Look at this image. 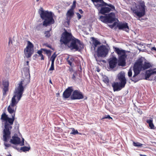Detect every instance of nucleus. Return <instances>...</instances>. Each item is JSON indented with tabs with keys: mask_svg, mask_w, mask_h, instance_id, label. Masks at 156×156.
Segmentation results:
<instances>
[{
	"mask_svg": "<svg viewBox=\"0 0 156 156\" xmlns=\"http://www.w3.org/2000/svg\"><path fill=\"white\" fill-rule=\"evenodd\" d=\"M28 72L27 73L29 75L28 78H26L21 80L18 84V86L16 88L14 92V95L12 97L10 105L7 108V111L12 115V118H9L5 112L2 114L1 119L5 121L4 129L3 131V140L7 142L11 138V132L10 130L12 128V126L13 124L15 119V113L16 110V105L20 100L24 90L23 84L26 86L30 82V74L29 69Z\"/></svg>",
	"mask_w": 156,
	"mask_h": 156,
	"instance_id": "nucleus-1",
	"label": "nucleus"
},
{
	"mask_svg": "<svg viewBox=\"0 0 156 156\" xmlns=\"http://www.w3.org/2000/svg\"><path fill=\"white\" fill-rule=\"evenodd\" d=\"M115 52L118 55V60L117 58L115 56L110 58L108 59V62L110 69H113L115 67L118 62L119 66H124L126 64V58L127 57L125 50L120 49L119 48L115 47Z\"/></svg>",
	"mask_w": 156,
	"mask_h": 156,
	"instance_id": "nucleus-2",
	"label": "nucleus"
},
{
	"mask_svg": "<svg viewBox=\"0 0 156 156\" xmlns=\"http://www.w3.org/2000/svg\"><path fill=\"white\" fill-rule=\"evenodd\" d=\"M138 4L135 3L131 7V10L135 17L137 16L140 18L144 16L145 14V2L142 0H136Z\"/></svg>",
	"mask_w": 156,
	"mask_h": 156,
	"instance_id": "nucleus-3",
	"label": "nucleus"
},
{
	"mask_svg": "<svg viewBox=\"0 0 156 156\" xmlns=\"http://www.w3.org/2000/svg\"><path fill=\"white\" fill-rule=\"evenodd\" d=\"M38 12L41 18L44 20L43 22V25L47 27L54 23L55 21L51 12L44 11L42 8L39 9Z\"/></svg>",
	"mask_w": 156,
	"mask_h": 156,
	"instance_id": "nucleus-4",
	"label": "nucleus"
},
{
	"mask_svg": "<svg viewBox=\"0 0 156 156\" xmlns=\"http://www.w3.org/2000/svg\"><path fill=\"white\" fill-rule=\"evenodd\" d=\"M73 37L71 33L68 32L66 30L62 34L60 41L62 44L67 45Z\"/></svg>",
	"mask_w": 156,
	"mask_h": 156,
	"instance_id": "nucleus-5",
	"label": "nucleus"
},
{
	"mask_svg": "<svg viewBox=\"0 0 156 156\" xmlns=\"http://www.w3.org/2000/svg\"><path fill=\"white\" fill-rule=\"evenodd\" d=\"M109 49L108 47L102 45L98 47L96 52L98 57H105L108 54Z\"/></svg>",
	"mask_w": 156,
	"mask_h": 156,
	"instance_id": "nucleus-6",
	"label": "nucleus"
},
{
	"mask_svg": "<svg viewBox=\"0 0 156 156\" xmlns=\"http://www.w3.org/2000/svg\"><path fill=\"white\" fill-rule=\"evenodd\" d=\"M78 45H82L80 41L73 37L70 42L67 44L68 47L71 50L78 51L79 49Z\"/></svg>",
	"mask_w": 156,
	"mask_h": 156,
	"instance_id": "nucleus-7",
	"label": "nucleus"
},
{
	"mask_svg": "<svg viewBox=\"0 0 156 156\" xmlns=\"http://www.w3.org/2000/svg\"><path fill=\"white\" fill-rule=\"evenodd\" d=\"M94 3L96 2V4H94L96 8L99 10H100V7H102L103 6H108L111 7L113 10H115V8L114 6L111 4H108L105 2L103 0H91Z\"/></svg>",
	"mask_w": 156,
	"mask_h": 156,
	"instance_id": "nucleus-8",
	"label": "nucleus"
},
{
	"mask_svg": "<svg viewBox=\"0 0 156 156\" xmlns=\"http://www.w3.org/2000/svg\"><path fill=\"white\" fill-rule=\"evenodd\" d=\"M33 44L30 41H28L27 45L24 50V53L27 58L30 57L33 53Z\"/></svg>",
	"mask_w": 156,
	"mask_h": 156,
	"instance_id": "nucleus-9",
	"label": "nucleus"
},
{
	"mask_svg": "<svg viewBox=\"0 0 156 156\" xmlns=\"http://www.w3.org/2000/svg\"><path fill=\"white\" fill-rule=\"evenodd\" d=\"M83 98L84 96L82 92L78 90L73 91L71 96V99L72 100H79Z\"/></svg>",
	"mask_w": 156,
	"mask_h": 156,
	"instance_id": "nucleus-10",
	"label": "nucleus"
},
{
	"mask_svg": "<svg viewBox=\"0 0 156 156\" xmlns=\"http://www.w3.org/2000/svg\"><path fill=\"white\" fill-rule=\"evenodd\" d=\"M142 60H140L135 62L133 66V70L134 73H139L140 71L143 70Z\"/></svg>",
	"mask_w": 156,
	"mask_h": 156,
	"instance_id": "nucleus-11",
	"label": "nucleus"
},
{
	"mask_svg": "<svg viewBox=\"0 0 156 156\" xmlns=\"http://www.w3.org/2000/svg\"><path fill=\"white\" fill-rule=\"evenodd\" d=\"M73 91V88L72 87H69L66 89L63 93V97L65 98H67L70 97H71L72 92Z\"/></svg>",
	"mask_w": 156,
	"mask_h": 156,
	"instance_id": "nucleus-12",
	"label": "nucleus"
},
{
	"mask_svg": "<svg viewBox=\"0 0 156 156\" xmlns=\"http://www.w3.org/2000/svg\"><path fill=\"white\" fill-rule=\"evenodd\" d=\"M156 74V68L153 69H150L147 70L145 75V79L148 80L150 76L152 75Z\"/></svg>",
	"mask_w": 156,
	"mask_h": 156,
	"instance_id": "nucleus-13",
	"label": "nucleus"
},
{
	"mask_svg": "<svg viewBox=\"0 0 156 156\" xmlns=\"http://www.w3.org/2000/svg\"><path fill=\"white\" fill-rule=\"evenodd\" d=\"M3 84L4 88L3 89V95L5 96L7 94L6 92L8 91L9 82L8 80H4L3 81Z\"/></svg>",
	"mask_w": 156,
	"mask_h": 156,
	"instance_id": "nucleus-14",
	"label": "nucleus"
},
{
	"mask_svg": "<svg viewBox=\"0 0 156 156\" xmlns=\"http://www.w3.org/2000/svg\"><path fill=\"white\" fill-rule=\"evenodd\" d=\"M118 78L120 81V83L122 86L125 87L126 83V80L124 75L122 73L119 74L118 75Z\"/></svg>",
	"mask_w": 156,
	"mask_h": 156,
	"instance_id": "nucleus-15",
	"label": "nucleus"
},
{
	"mask_svg": "<svg viewBox=\"0 0 156 156\" xmlns=\"http://www.w3.org/2000/svg\"><path fill=\"white\" fill-rule=\"evenodd\" d=\"M112 86L113 88L114 91L120 90L122 88L124 87H125L124 86L122 85L120 83L119 84L117 82H114L112 84Z\"/></svg>",
	"mask_w": 156,
	"mask_h": 156,
	"instance_id": "nucleus-16",
	"label": "nucleus"
},
{
	"mask_svg": "<svg viewBox=\"0 0 156 156\" xmlns=\"http://www.w3.org/2000/svg\"><path fill=\"white\" fill-rule=\"evenodd\" d=\"M117 27L119 30H122L127 32H128L129 30L128 23H126L119 24L117 25Z\"/></svg>",
	"mask_w": 156,
	"mask_h": 156,
	"instance_id": "nucleus-17",
	"label": "nucleus"
},
{
	"mask_svg": "<svg viewBox=\"0 0 156 156\" xmlns=\"http://www.w3.org/2000/svg\"><path fill=\"white\" fill-rule=\"evenodd\" d=\"M10 142L14 145L19 144L20 143V138L17 136H13L10 140Z\"/></svg>",
	"mask_w": 156,
	"mask_h": 156,
	"instance_id": "nucleus-18",
	"label": "nucleus"
},
{
	"mask_svg": "<svg viewBox=\"0 0 156 156\" xmlns=\"http://www.w3.org/2000/svg\"><path fill=\"white\" fill-rule=\"evenodd\" d=\"M107 14L108 23H112L115 21V15L114 13L111 12Z\"/></svg>",
	"mask_w": 156,
	"mask_h": 156,
	"instance_id": "nucleus-19",
	"label": "nucleus"
},
{
	"mask_svg": "<svg viewBox=\"0 0 156 156\" xmlns=\"http://www.w3.org/2000/svg\"><path fill=\"white\" fill-rule=\"evenodd\" d=\"M74 14V10L70 9L69 10L66 14V20H67V22L69 23L70 21V20L71 19L72 17L73 16Z\"/></svg>",
	"mask_w": 156,
	"mask_h": 156,
	"instance_id": "nucleus-20",
	"label": "nucleus"
},
{
	"mask_svg": "<svg viewBox=\"0 0 156 156\" xmlns=\"http://www.w3.org/2000/svg\"><path fill=\"white\" fill-rule=\"evenodd\" d=\"M110 8L107 7H101L99 10V12L102 14H105V13H109L112 9Z\"/></svg>",
	"mask_w": 156,
	"mask_h": 156,
	"instance_id": "nucleus-21",
	"label": "nucleus"
},
{
	"mask_svg": "<svg viewBox=\"0 0 156 156\" xmlns=\"http://www.w3.org/2000/svg\"><path fill=\"white\" fill-rule=\"evenodd\" d=\"M68 64L70 66H72L73 62L75 61V58L72 55H68V56L66 59Z\"/></svg>",
	"mask_w": 156,
	"mask_h": 156,
	"instance_id": "nucleus-22",
	"label": "nucleus"
},
{
	"mask_svg": "<svg viewBox=\"0 0 156 156\" xmlns=\"http://www.w3.org/2000/svg\"><path fill=\"white\" fill-rule=\"evenodd\" d=\"M91 41L92 42V46L93 47L94 50L97 47V45H100L101 44L100 41L94 37H92Z\"/></svg>",
	"mask_w": 156,
	"mask_h": 156,
	"instance_id": "nucleus-23",
	"label": "nucleus"
},
{
	"mask_svg": "<svg viewBox=\"0 0 156 156\" xmlns=\"http://www.w3.org/2000/svg\"><path fill=\"white\" fill-rule=\"evenodd\" d=\"M134 75H133V77L130 78V80L134 82H136L138 81L140 79H139L137 75L139 73H134Z\"/></svg>",
	"mask_w": 156,
	"mask_h": 156,
	"instance_id": "nucleus-24",
	"label": "nucleus"
},
{
	"mask_svg": "<svg viewBox=\"0 0 156 156\" xmlns=\"http://www.w3.org/2000/svg\"><path fill=\"white\" fill-rule=\"evenodd\" d=\"M143 70H144L152 67L151 64L149 63L145 62L144 64L142 63Z\"/></svg>",
	"mask_w": 156,
	"mask_h": 156,
	"instance_id": "nucleus-25",
	"label": "nucleus"
},
{
	"mask_svg": "<svg viewBox=\"0 0 156 156\" xmlns=\"http://www.w3.org/2000/svg\"><path fill=\"white\" fill-rule=\"evenodd\" d=\"M99 19L103 23H108L107 14L105 16H100Z\"/></svg>",
	"mask_w": 156,
	"mask_h": 156,
	"instance_id": "nucleus-26",
	"label": "nucleus"
},
{
	"mask_svg": "<svg viewBox=\"0 0 156 156\" xmlns=\"http://www.w3.org/2000/svg\"><path fill=\"white\" fill-rule=\"evenodd\" d=\"M30 149V147L29 146V147L24 146L23 147H21L20 148V150L22 151L23 152H25L26 151H29Z\"/></svg>",
	"mask_w": 156,
	"mask_h": 156,
	"instance_id": "nucleus-27",
	"label": "nucleus"
},
{
	"mask_svg": "<svg viewBox=\"0 0 156 156\" xmlns=\"http://www.w3.org/2000/svg\"><path fill=\"white\" fill-rule=\"evenodd\" d=\"M71 129H72V132L70 133V134L73 135L80 134L81 133L78 132L77 130H75L74 128H71Z\"/></svg>",
	"mask_w": 156,
	"mask_h": 156,
	"instance_id": "nucleus-28",
	"label": "nucleus"
},
{
	"mask_svg": "<svg viewBox=\"0 0 156 156\" xmlns=\"http://www.w3.org/2000/svg\"><path fill=\"white\" fill-rule=\"evenodd\" d=\"M57 56V55L56 54V52H54L50 58V60L51 62H54Z\"/></svg>",
	"mask_w": 156,
	"mask_h": 156,
	"instance_id": "nucleus-29",
	"label": "nucleus"
},
{
	"mask_svg": "<svg viewBox=\"0 0 156 156\" xmlns=\"http://www.w3.org/2000/svg\"><path fill=\"white\" fill-rule=\"evenodd\" d=\"M41 49L42 51L44 52L47 55H51V51L50 50H48L44 48H41Z\"/></svg>",
	"mask_w": 156,
	"mask_h": 156,
	"instance_id": "nucleus-30",
	"label": "nucleus"
},
{
	"mask_svg": "<svg viewBox=\"0 0 156 156\" xmlns=\"http://www.w3.org/2000/svg\"><path fill=\"white\" fill-rule=\"evenodd\" d=\"M42 51L40 49V50H38L37 51V53L41 57V59L44 60V55L42 54Z\"/></svg>",
	"mask_w": 156,
	"mask_h": 156,
	"instance_id": "nucleus-31",
	"label": "nucleus"
},
{
	"mask_svg": "<svg viewBox=\"0 0 156 156\" xmlns=\"http://www.w3.org/2000/svg\"><path fill=\"white\" fill-rule=\"evenodd\" d=\"M133 145L135 147H142L143 145V144L140 143L138 142H133Z\"/></svg>",
	"mask_w": 156,
	"mask_h": 156,
	"instance_id": "nucleus-32",
	"label": "nucleus"
},
{
	"mask_svg": "<svg viewBox=\"0 0 156 156\" xmlns=\"http://www.w3.org/2000/svg\"><path fill=\"white\" fill-rule=\"evenodd\" d=\"M54 62H51V67L48 70L49 71H53L54 70Z\"/></svg>",
	"mask_w": 156,
	"mask_h": 156,
	"instance_id": "nucleus-33",
	"label": "nucleus"
},
{
	"mask_svg": "<svg viewBox=\"0 0 156 156\" xmlns=\"http://www.w3.org/2000/svg\"><path fill=\"white\" fill-rule=\"evenodd\" d=\"M76 1H74L73 2V5L71 6L70 9L74 10L76 7Z\"/></svg>",
	"mask_w": 156,
	"mask_h": 156,
	"instance_id": "nucleus-34",
	"label": "nucleus"
},
{
	"mask_svg": "<svg viewBox=\"0 0 156 156\" xmlns=\"http://www.w3.org/2000/svg\"><path fill=\"white\" fill-rule=\"evenodd\" d=\"M112 119V118L111 117L110 115H105L104 117H103L102 119H101V120H102L104 119Z\"/></svg>",
	"mask_w": 156,
	"mask_h": 156,
	"instance_id": "nucleus-35",
	"label": "nucleus"
},
{
	"mask_svg": "<svg viewBox=\"0 0 156 156\" xmlns=\"http://www.w3.org/2000/svg\"><path fill=\"white\" fill-rule=\"evenodd\" d=\"M45 36L47 37H49L50 36V34L49 31H46L45 32Z\"/></svg>",
	"mask_w": 156,
	"mask_h": 156,
	"instance_id": "nucleus-36",
	"label": "nucleus"
},
{
	"mask_svg": "<svg viewBox=\"0 0 156 156\" xmlns=\"http://www.w3.org/2000/svg\"><path fill=\"white\" fill-rule=\"evenodd\" d=\"M103 81L104 82L108 84L109 83V80L108 77H106L103 80Z\"/></svg>",
	"mask_w": 156,
	"mask_h": 156,
	"instance_id": "nucleus-37",
	"label": "nucleus"
},
{
	"mask_svg": "<svg viewBox=\"0 0 156 156\" xmlns=\"http://www.w3.org/2000/svg\"><path fill=\"white\" fill-rule=\"evenodd\" d=\"M132 75V70L131 69L129 70L128 72V76L129 77H131Z\"/></svg>",
	"mask_w": 156,
	"mask_h": 156,
	"instance_id": "nucleus-38",
	"label": "nucleus"
},
{
	"mask_svg": "<svg viewBox=\"0 0 156 156\" xmlns=\"http://www.w3.org/2000/svg\"><path fill=\"white\" fill-rule=\"evenodd\" d=\"M136 111L138 112V113H139L140 115H141L142 114L143 112L140 108H139L137 107H136Z\"/></svg>",
	"mask_w": 156,
	"mask_h": 156,
	"instance_id": "nucleus-39",
	"label": "nucleus"
},
{
	"mask_svg": "<svg viewBox=\"0 0 156 156\" xmlns=\"http://www.w3.org/2000/svg\"><path fill=\"white\" fill-rule=\"evenodd\" d=\"M44 45L45 46L51 49H52L53 50H54V48H52L51 45L49 44H48V43H45V44H44Z\"/></svg>",
	"mask_w": 156,
	"mask_h": 156,
	"instance_id": "nucleus-40",
	"label": "nucleus"
},
{
	"mask_svg": "<svg viewBox=\"0 0 156 156\" xmlns=\"http://www.w3.org/2000/svg\"><path fill=\"white\" fill-rule=\"evenodd\" d=\"M26 63H27V65L28 66V67H26V68H24V70L26 69V70H27V73L28 72V69H29V62L28 61H27L26 62Z\"/></svg>",
	"mask_w": 156,
	"mask_h": 156,
	"instance_id": "nucleus-41",
	"label": "nucleus"
},
{
	"mask_svg": "<svg viewBox=\"0 0 156 156\" xmlns=\"http://www.w3.org/2000/svg\"><path fill=\"white\" fill-rule=\"evenodd\" d=\"M149 125V126L151 128V129H154V125L153 123V122L151 123Z\"/></svg>",
	"mask_w": 156,
	"mask_h": 156,
	"instance_id": "nucleus-42",
	"label": "nucleus"
},
{
	"mask_svg": "<svg viewBox=\"0 0 156 156\" xmlns=\"http://www.w3.org/2000/svg\"><path fill=\"white\" fill-rule=\"evenodd\" d=\"M76 15L79 19H80L81 18V16L80 13H77Z\"/></svg>",
	"mask_w": 156,
	"mask_h": 156,
	"instance_id": "nucleus-43",
	"label": "nucleus"
},
{
	"mask_svg": "<svg viewBox=\"0 0 156 156\" xmlns=\"http://www.w3.org/2000/svg\"><path fill=\"white\" fill-rule=\"evenodd\" d=\"M147 122L149 124H150L152 123L153 122V121L151 120H148L147 121Z\"/></svg>",
	"mask_w": 156,
	"mask_h": 156,
	"instance_id": "nucleus-44",
	"label": "nucleus"
},
{
	"mask_svg": "<svg viewBox=\"0 0 156 156\" xmlns=\"http://www.w3.org/2000/svg\"><path fill=\"white\" fill-rule=\"evenodd\" d=\"M73 65H72V66H71V67H70L69 68V71L70 72H72L73 71Z\"/></svg>",
	"mask_w": 156,
	"mask_h": 156,
	"instance_id": "nucleus-45",
	"label": "nucleus"
},
{
	"mask_svg": "<svg viewBox=\"0 0 156 156\" xmlns=\"http://www.w3.org/2000/svg\"><path fill=\"white\" fill-rule=\"evenodd\" d=\"M12 41L11 39H9V44L10 43L12 44Z\"/></svg>",
	"mask_w": 156,
	"mask_h": 156,
	"instance_id": "nucleus-46",
	"label": "nucleus"
},
{
	"mask_svg": "<svg viewBox=\"0 0 156 156\" xmlns=\"http://www.w3.org/2000/svg\"><path fill=\"white\" fill-rule=\"evenodd\" d=\"M40 25H38L36 27V29L37 30H40Z\"/></svg>",
	"mask_w": 156,
	"mask_h": 156,
	"instance_id": "nucleus-47",
	"label": "nucleus"
},
{
	"mask_svg": "<svg viewBox=\"0 0 156 156\" xmlns=\"http://www.w3.org/2000/svg\"><path fill=\"white\" fill-rule=\"evenodd\" d=\"M151 50H154L156 51V48L154 47H153L151 48Z\"/></svg>",
	"mask_w": 156,
	"mask_h": 156,
	"instance_id": "nucleus-48",
	"label": "nucleus"
},
{
	"mask_svg": "<svg viewBox=\"0 0 156 156\" xmlns=\"http://www.w3.org/2000/svg\"><path fill=\"white\" fill-rule=\"evenodd\" d=\"M79 10V12L80 13H81V14L83 13V11L82 10V9H80Z\"/></svg>",
	"mask_w": 156,
	"mask_h": 156,
	"instance_id": "nucleus-49",
	"label": "nucleus"
},
{
	"mask_svg": "<svg viewBox=\"0 0 156 156\" xmlns=\"http://www.w3.org/2000/svg\"><path fill=\"white\" fill-rule=\"evenodd\" d=\"M75 78H76V77H75V76L74 74H73L72 75V78L73 79H74Z\"/></svg>",
	"mask_w": 156,
	"mask_h": 156,
	"instance_id": "nucleus-50",
	"label": "nucleus"
},
{
	"mask_svg": "<svg viewBox=\"0 0 156 156\" xmlns=\"http://www.w3.org/2000/svg\"><path fill=\"white\" fill-rule=\"evenodd\" d=\"M140 156H147V155H143V154H140Z\"/></svg>",
	"mask_w": 156,
	"mask_h": 156,
	"instance_id": "nucleus-51",
	"label": "nucleus"
},
{
	"mask_svg": "<svg viewBox=\"0 0 156 156\" xmlns=\"http://www.w3.org/2000/svg\"><path fill=\"white\" fill-rule=\"evenodd\" d=\"M24 140L23 139V143H22V145H24Z\"/></svg>",
	"mask_w": 156,
	"mask_h": 156,
	"instance_id": "nucleus-52",
	"label": "nucleus"
},
{
	"mask_svg": "<svg viewBox=\"0 0 156 156\" xmlns=\"http://www.w3.org/2000/svg\"><path fill=\"white\" fill-rule=\"evenodd\" d=\"M97 71L98 72H99L100 71V69H97Z\"/></svg>",
	"mask_w": 156,
	"mask_h": 156,
	"instance_id": "nucleus-53",
	"label": "nucleus"
},
{
	"mask_svg": "<svg viewBox=\"0 0 156 156\" xmlns=\"http://www.w3.org/2000/svg\"><path fill=\"white\" fill-rule=\"evenodd\" d=\"M49 82L50 83H51L52 84V82H51V80H49Z\"/></svg>",
	"mask_w": 156,
	"mask_h": 156,
	"instance_id": "nucleus-54",
	"label": "nucleus"
},
{
	"mask_svg": "<svg viewBox=\"0 0 156 156\" xmlns=\"http://www.w3.org/2000/svg\"><path fill=\"white\" fill-rule=\"evenodd\" d=\"M87 97H85V99H87Z\"/></svg>",
	"mask_w": 156,
	"mask_h": 156,
	"instance_id": "nucleus-55",
	"label": "nucleus"
},
{
	"mask_svg": "<svg viewBox=\"0 0 156 156\" xmlns=\"http://www.w3.org/2000/svg\"><path fill=\"white\" fill-rule=\"evenodd\" d=\"M7 156H12V155L10 154H9V155H8Z\"/></svg>",
	"mask_w": 156,
	"mask_h": 156,
	"instance_id": "nucleus-56",
	"label": "nucleus"
},
{
	"mask_svg": "<svg viewBox=\"0 0 156 156\" xmlns=\"http://www.w3.org/2000/svg\"><path fill=\"white\" fill-rule=\"evenodd\" d=\"M154 79L156 80V76L154 77Z\"/></svg>",
	"mask_w": 156,
	"mask_h": 156,
	"instance_id": "nucleus-57",
	"label": "nucleus"
},
{
	"mask_svg": "<svg viewBox=\"0 0 156 156\" xmlns=\"http://www.w3.org/2000/svg\"><path fill=\"white\" fill-rule=\"evenodd\" d=\"M39 0H36L37 2H38Z\"/></svg>",
	"mask_w": 156,
	"mask_h": 156,
	"instance_id": "nucleus-58",
	"label": "nucleus"
}]
</instances>
